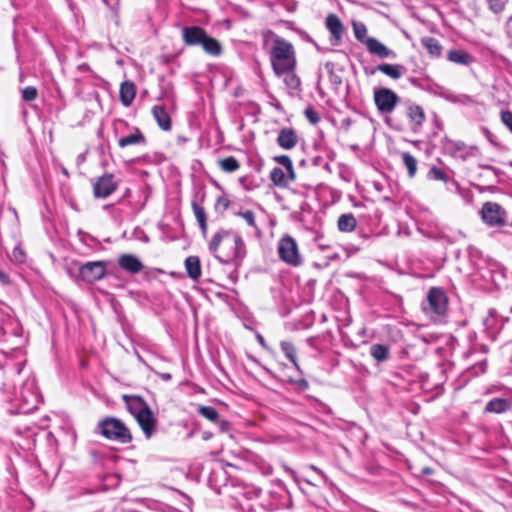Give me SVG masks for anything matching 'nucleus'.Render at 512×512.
<instances>
[{"mask_svg":"<svg viewBox=\"0 0 512 512\" xmlns=\"http://www.w3.org/2000/svg\"><path fill=\"white\" fill-rule=\"evenodd\" d=\"M159 376L164 380V381H169L171 379V375L169 373H160Z\"/></svg>","mask_w":512,"mask_h":512,"instance_id":"47","label":"nucleus"},{"mask_svg":"<svg viewBox=\"0 0 512 512\" xmlns=\"http://www.w3.org/2000/svg\"><path fill=\"white\" fill-rule=\"evenodd\" d=\"M281 349L284 352L285 356L296 366L298 367L296 361V350L292 343L283 341L281 343Z\"/></svg>","mask_w":512,"mask_h":512,"instance_id":"36","label":"nucleus"},{"mask_svg":"<svg viewBox=\"0 0 512 512\" xmlns=\"http://www.w3.org/2000/svg\"><path fill=\"white\" fill-rule=\"evenodd\" d=\"M502 122L509 128L512 132V112L511 111H503L501 113Z\"/></svg>","mask_w":512,"mask_h":512,"instance_id":"42","label":"nucleus"},{"mask_svg":"<svg viewBox=\"0 0 512 512\" xmlns=\"http://www.w3.org/2000/svg\"><path fill=\"white\" fill-rule=\"evenodd\" d=\"M277 77L283 79L287 88L291 90H296L300 86V80L295 74V68H289L287 71L283 72H274Z\"/></svg>","mask_w":512,"mask_h":512,"instance_id":"22","label":"nucleus"},{"mask_svg":"<svg viewBox=\"0 0 512 512\" xmlns=\"http://www.w3.org/2000/svg\"><path fill=\"white\" fill-rule=\"evenodd\" d=\"M209 250L224 264L238 265L246 254L241 236L235 232L220 230L209 242Z\"/></svg>","mask_w":512,"mask_h":512,"instance_id":"1","label":"nucleus"},{"mask_svg":"<svg viewBox=\"0 0 512 512\" xmlns=\"http://www.w3.org/2000/svg\"><path fill=\"white\" fill-rule=\"evenodd\" d=\"M376 70L381 71L383 74L394 80L400 79L406 71L402 65L387 63L378 65Z\"/></svg>","mask_w":512,"mask_h":512,"instance_id":"20","label":"nucleus"},{"mask_svg":"<svg viewBox=\"0 0 512 512\" xmlns=\"http://www.w3.org/2000/svg\"><path fill=\"white\" fill-rule=\"evenodd\" d=\"M198 413L211 422L217 423L219 421L217 410L211 406H199Z\"/></svg>","mask_w":512,"mask_h":512,"instance_id":"33","label":"nucleus"},{"mask_svg":"<svg viewBox=\"0 0 512 512\" xmlns=\"http://www.w3.org/2000/svg\"><path fill=\"white\" fill-rule=\"evenodd\" d=\"M511 312H512V306H511Z\"/></svg>","mask_w":512,"mask_h":512,"instance_id":"55","label":"nucleus"},{"mask_svg":"<svg viewBox=\"0 0 512 512\" xmlns=\"http://www.w3.org/2000/svg\"><path fill=\"white\" fill-rule=\"evenodd\" d=\"M97 430L105 438L122 444H127L132 440V435L125 424L114 417H107L100 421Z\"/></svg>","mask_w":512,"mask_h":512,"instance_id":"3","label":"nucleus"},{"mask_svg":"<svg viewBox=\"0 0 512 512\" xmlns=\"http://www.w3.org/2000/svg\"><path fill=\"white\" fill-rule=\"evenodd\" d=\"M152 114L161 129H163L165 131H168L171 129L170 116L167 113L164 105H155L152 108Z\"/></svg>","mask_w":512,"mask_h":512,"instance_id":"17","label":"nucleus"},{"mask_svg":"<svg viewBox=\"0 0 512 512\" xmlns=\"http://www.w3.org/2000/svg\"><path fill=\"white\" fill-rule=\"evenodd\" d=\"M136 95V87L134 83L125 81L120 86V100L126 107L130 106Z\"/></svg>","mask_w":512,"mask_h":512,"instance_id":"19","label":"nucleus"},{"mask_svg":"<svg viewBox=\"0 0 512 512\" xmlns=\"http://www.w3.org/2000/svg\"><path fill=\"white\" fill-rule=\"evenodd\" d=\"M356 219L352 214H343L338 218V229L342 232H352L356 227Z\"/></svg>","mask_w":512,"mask_h":512,"instance_id":"25","label":"nucleus"},{"mask_svg":"<svg viewBox=\"0 0 512 512\" xmlns=\"http://www.w3.org/2000/svg\"><path fill=\"white\" fill-rule=\"evenodd\" d=\"M117 188V183L114 181L112 174H105L96 179L93 183L94 196L97 198H107Z\"/></svg>","mask_w":512,"mask_h":512,"instance_id":"8","label":"nucleus"},{"mask_svg":"<svg viewBox=\"0 0 512 512\" xmlns=\"http://www.w3.org/2000/svg\"><path fill=\"white\" fill-rule=\"evenodd\" d=\"M305 115H306L307 119H308L312 124H316V123H318V121H319V116H318L317 112H315L313 109H306V110H305Z\"/></svg>","mask_w":512,"mask_h":512,"instance_id":"43","label":"nucleus"},{"mask_svg":"<svg viewBox=\"0 0 512 512\" xmlns=\"http://www.w3.org/2000/svg\"><path fill=\"white\" fill-rule=\"evenodd\" d=\"M353 31L356 39L366 45V40L370 37H367V28L363 23L354 22L353 23Z\"/></svg>","mask_w":512,"mask_h":512,"instance_id":"35","label":"nucleus"},{"mask_svg":"<svg viewBox=\"0 0 512 512\" xmlns=\"http://www.w3.org/2000/svg\"><path fill=\"white\" fill-rule=\"evenodd\" d=\"M428 177L433 180H444L446 181L445 173L437 167H432L428 172Z\"/></svg>","mask_w":512,"mask_h":512,"instance_id":"41","label":"nucleus"},{"mask_svg":"<svg viewBox=\"0 0 512 512\" xmlns=\"http://www.w3.org/2000/svg\"><path fill=\"white\" fill-rule=\"evenodd\" d=\"M402 161L407 168L408 175L410 178L414 177L417 171V160L408 152L402 153Z\"/></svg>","mask_w":512,"mask_h":512,"instance_id":"30","label":"nucleus"},{"mask_svg":"<svg viewBox=\"0 0 512 512\" xmlns=\"http://www.w3.org/2000/svg\"><path fill=\"white\" fill-rule=\"evenodd\" d=\"M141 427L146 438H151L155 432L156 418L150 408L144 410L140 415L135 418Z\"/></svg>","mask_w":512,"mask_h":512,"instance_id":"12","label":"nucleus"},{"mask_svg":"<svg viewBox=\"0 0 512 512\" xmlns=\"http://www.w3.org/2000/svg\"><path fill=\"white\" fill-rule=\"evenodd\" d=\"M511 408V402L505 398H494L490 400L485 407L486 412L503 413Z\"/></svg>","mask_w":512,"mask_h":512,"instance_id":"21","label":"nucleus"},{"mask_svg":"<svg viewBox=\"0 0 512 512\" xmlns=\"http://www.w3.org/2000/svg\"><path fill=\"white\" fill-rule=\"evenodd\" d=\"M366 48L369 53L378 56L379 58L395 59L397 54L395 51L386 47L378 39L372 37L366 40Z\"/></svg>","mask_w":512,"mask_h":512,"instance_id":"11","label":"nucleus"},{"mask_svg":"<svg viewBox=\"0 0 512 512\" xmlns=\"http://www.w3.org/2000/svg\"><path fill=\"white\" fill-rule=\"evenodd\" d=\"M185 267L189 277L193 280H197L201 276V265L197 256H189L185 260Z\"/></svg>","mask_w":512,"mask_h":512,"instance_id":"24","label":"nucleus"},{"mask_svg":"<svg viewBox=\"0 0 512 512\" xmlns=\"http://www.w3.org/2000/svg\"><path fill=\"white\" fill-rule=\"evenodd\" d=\"M224 202H222V205H224V207L226 208L228 206V201L227 200H223Z\"/></svg>","mask_w":512,"mask_h":512,"instance_id":"52","label":"nucleus"},{"mask_svg":"<svg viewBox=\"0 0 512 512\" xmlns=\"http://www.w3.org/2000/svg\"><path fill=\"white\" fill-rule=\"evenodd\" d=\"M107 263L105 261H91L83 264L79 269L81 279L87 283H94L106 275Z\"/></svg>","mask_w":512,"mask_h":512,"instance_id":"5","label":"nucleus"},{"mask_svg":"<svg viewBox=\"0 0 512 512\" xmlns=\"http://www.w3.org/2000/svg\"><path fill=\"white\" fill-rule=\"evenodd\" d=\"M298 138L293 129L284 128L282 129L277 137L278 145L286 150H290L296 146Z\"/></svg>","mask_w":512,"mask_h":512,"instance_id":"16","label":"nucleus"},{"mask_svg":"<svg viewBox=\"0 0 512 512\" xmlns=\"http://www.w3.org/2000/svg\"><path fill=\"white\" fill-rule=\"evenodd\" d=\"M429 310L435 314L441 315L445 312L447 299L445 294L438 288L430 289L427 296Z\"/></svg>","mask_w":512,"mask_h":512,"instance_id":"9","label":"nucleus"},{"mask_svg":"<svg viewBox=\"0 0 512 512\" xmlns=\"http://www.w3.org/2000/svg\"><path fill=\"white\" fill-rule=\"evenodd\" d=\"M201 46L204 49V51L210 55L218 56L221 53L220 43L216 39L208 35H206Z\"/></svg>","mask_w":512,"mask_h":512,"instance_id":"27","label":"nucleus"},{"mask_svg":"<svg viewBox=\"0 0 512 512\" xmlns=\"http://www.w3.org/2000/svg\"><path fill=\"white\" fill-rule=\"evenodd\" d=\"M326 27L331 33L332 44L338 45L344 32V27L340 19L334 14L328 15L326 18Z\"/></svg>","mask_w":512,"mask_h":512,"instance_id":"13","label":"nucleus"},{"mask_svg":"<svg viewBox=\"0 0 512 512\" xmlns=\"http://www.w3.org/2000/svg\"><path fill=\"white\" fill-rule=\"evenodd\" d=\"M309 468L311 470H313L314 472H316L318 475H320L324 480H326V475L324 474V472L319 469L318 467L314 466V465H310Z\"/></svg>","mask_w":512,"mask_h":512,"instance_id":"45","label":"nucleus"},{"mask_svg":"<svg viewBox=\"0 0 512 512\" xmlns=\"http://www.w3.org/2000/svg\"><path fill=\"white\" fill-rule=\"evenodd\" d=\"M305 482L309 485H313V486H316L317 484L314 483L313 481L309 480V479H305Z\"/></svg>","mask_w":512,"mask_h":512,"instance_id":"49","label":"nucleus"},{"mask_svg":"<svg viewBox=\"0 0 512 512\" xmlns=\"http://www.w3.org/2000/svg\"><path fill=\"white\" fill-rule=\"evenodd\" d=\"M374 101L380 112L390 113L398 102V96L388 88H380L374 92Z\"/></svg>","mask_w":512,"mask_h":512,"instance_id":"6","label":"nucleus"},{"mask_svg":"<svg viewBox=\"0 0 512 512\" xmlns=\"http://www.w3.org/2000/svg\"><path fill=\"white\" fill-rule=\"evenodd\" d=\"M103 1H104V3H108L109 0H103Z\"/></svg>","mask_w":512,"mask_h":512,"instance_id":"53","label":"nucleus"},{"mask_svg":"<svg viewBox=\"0 0 512 512\" xmlns=\"http://www.w3.org/2000/svg\"><path fill=\"white\" fill-rule=\"evenodd\" d=\"M0 282L2 284H8L9 283V277L0 270Z\"/></svg>","mask_w":512,"mask_h":512,"instance_id":"46","label":"nucleus"},{"mask_svg":"<svg viewBox=\"0 0 512 512\" xmlns=\"http://www.w3.org/2000/svg\"><path fill=\"white\" fill-rule=\"evenodd\" d=\"M274 161H276L280 165H283L285 167L286 171L288 173H290L291 175H293V169H294L293 164H292L291 159L288 156H286V155L275 156Z\"/></svg>","mask_w":512,"mask_h":512,"instance_id":"38","label":"nucleus"},{"mask_svg":"<svg viewBox=\"0 0 512 512\" xmlns=\"http://www.w3.org/2000/svg\"><path fill=\"white\" fill-rule=\"evenodd\" d=\"M432 472H433V470L430 467H424L422 469V473L425 474V475L432 474Z\"/></svg>","mask_w":512,"mask_h":512,"instance_id":"48","label":"nucleus"},{"mask_svg":"<svg viewBox=\"0 0 512 512\" xmlns=\"http://www.w3.org/2000/svg\"><path fill=\"white\" fill-rule=\"evenodd\" d=\"M238 215L244 219L247 225L254 228L256 227L255 214L252 211L246 210L244 212H239Z\"/></svg>","mask_w":512,"mask_h":512,"instance_id":"40","label":"nucleus"},{"mask_svg":"<svg viewBox=\"0 0 512 512\" xmlns=\"http://www.w3.org/2000/svg\"><path fill=\"white\" fill-rule=\"evenodd\" d=\"M118 265L125 271L136 274L143 269L142 262L132 254H122L118 258Z\"/></svg>","mask_w":512,"mask_h":512,"instance_id":"14","label":"nucleus"},{"mask_svg":"<svg viewBox=\"0 0 512 512\" xmlns=\"http://www.w3.org/2000/svg\"><path fill=\"white\" fill-rule=\"evenodd\" d=\"M447 57L449 61L461 65H468L471 61V56L462 50H450Z\"/></svg>","mask_w":512,"mask_h":512,"instance_id":"28","label":"nucleus"},{"mask_svg":"<svg viewBox=\"0 0 512 512\" xmlns=\"http://www.w3.org/2000/svg\"><path fill=\"white\" fill-rule=\"evenodd\" d=\"M145 137L139 129H135L133 133L127 136H123L118 140V145L121 148H125L130 145L144 144Z\"/></svg>","mask_w":512,"mask_h":512,"instance_id":"23","label":"nucleus"},{"mask_svg":"<svg viewBox=\"0 0 512 512\" xmlns=\"http://www.w3.org/2000/svg\"><path fill=\"white\" fill-rule=\"evenodd\" d=\"M370 354L377 361H385L389 355V349L381 344H374L370 348Z\"/></svg>","mask_w":512,"mask_h":512,"instance_id":"31","label":"nucleus"},{"mask_svg":"<svg viewBox=\"0 0 512 512\" xmlns=\"http://www.w3.org/2000/svg\"><path fill=\"white\" fill-rule=\"evenodd\" d=\"M192 208L195 215V218L202 230V233L205 235L207 232V217L206 212L203 207L198 205L195 201L192 202Z\"/></svg>","mask_w":512,"mask_h":512,"instance_id":"29","label":"nucleus"},{"mask_svg":"<svg viewBox=\"0 0 512 512\" xmlns=\"http://www.w3.org/2000/svg\"><path fill=\"white\" fill-rule=\"evenodd\" d=\"M295 178V173L293 172V175L285 172L282 168L275 167L272 169L270 173V180L275 186L285 188L289 185L290 182H292Z\"/></svg>","mask_w":512,"mask_h":512,"instance_id":"15","label":"nucleus"},{"mask_svg":"<svg viewBox=\"0 0 512 512\" xmlns=\"http://www.w3.org/2000/svg\"><path fill=\"white\" fill-rule=\"evenodd\" d=\"M128 411L136 418L149 406L138 396H125L124 397Z\"/></svg>","mask_w":512,"mask_h":512,"instance_id":"18","label":"nucleus"},{"mask_svg":"<svg viewBox=\"0 0 512 512\" xmlns=\"http://www.w3.org/2000/svg\"><path fill=\"white\" fill-rule=\"evenodd\" d=\"M38 91L33 86H28L22 90V98L25 101H33L37 98Z\"/></svg>","mask_w":512,"mask_h":512,"instance_id":"39","label":"nucleus"},{"mask_svg":"<svg viewBox=\"0 0 512 512\" xmlns=\"http://www.w3.org/2000/svg\"><path fill=\"white\" fill-rule=\"evenodd\" d=\"M224 202H222V205H224V207L226 208L228 206V201L227 200H223Z\"/></svg>","mask_w":512,"mask_h":512,"instance_id":"51","label":"nucleus"},{"mask_svg":"<svg viewBox=\"0 0 512 512\" xmlns=\"http://www.w3.org/2000/svg\"><path fill=\"white\" fill-rule=\"evenodd\" d=\"M263 45L268 51L274 72L296 68V55L293 45L273 31L263 33Z\"/></svg>","mask_w":512,"mask_h":512,"instance_id":"2","label":"nucleus"},{"mask_svg":"<svg viewBox=\"0 0 512 512\" xmlns=\"http://www.w3.org/2000/svg\"><path fill=\"white\" fill-rule=\"evenodd\" d=\"M258 340H259V342H260V344H261V345H263V344H264V340H263L262 336H260V335H259V336H258Z\"/></svg>","mask_w":512,"mask_h":512,"instance_id":"50","label":"nucleus"},{"mask_svg":"<svg viewBox=\"0 0 512 512\" xmlns=\"http://www.w3.org/2000/svg\"><path fill=\"white\" fill-rule=\"evenodd\" d=\"M13 256L15 257L16 260H18L20 262L23 261L24 255H23L22 251L19 248H15L13 250Z\"/></svg>","mask_w":512,"mask_h":512,"instance_id":"44","label":"nucleus"},{"mask_svg":"<svg viewBox=\"0 0 512 512\" xmlns=\"http://www.w3.org/2000/svg\"><path fill=\"white\" fill-rule=\"evenodd\" d=\"M482 219L490 226L502 225L504 223V211L497 203L487 202L481 210Z\"/></svg>","mask_w":512,"mask_h":512,"instance_id":"7","label":"nucleus"},{"mask_svg":"<svg viewBox=\"0 0 512 512\" xmlns=\"http://www.w3.org/2000/svg\"><path fill=\"white\" fill-rule=\"evenodd\" d=\"M422 45L428 50L433 57H439L442 52V46L439 41L432 37H424L421 40Z\"/></svg>","mask_w":512,"mask_h":512,"instance_id":"26","label":"nucleus"},{"mask_svg":"<svg viewBox=\"0 0 512 512\" xmlns=\"http://www.w3.org/2000/svg\"><path fill=\"white\" fill-rule=\"evenodd\" d=\"M409 119L416 125H421L425 119L424 112L420 106H410L408 109Z\"/></svg>","mask_w":512,"mask_h":512,"instance_id":"32","label":"nucleus"},{"mask_svg":"<svg viewBox=\"0 0 512 512\" xmlns=\"http://www.w3.org/2000/svg\"><path fill=\"white\" fill-rule=\"evenodd\" d=\"M279 258L287 265L298 267L302 264V257L297 242L289 235L282 237L277 245Z\"/></svg>","mask_w":512,"mask_h":512,"instance_id":"4","label":"nucleus"},{"mask_svg":"<svg viewBox=\"0 0 512 512\" xmlns=\"http://www.w3.org/2000/svg\"><path fill=\"white\" fill-rule=\"evenodd\" d=\"M207 33L198 26L184 27L182 29V39L188 46L201 45Z\"/></svg>","mask_w":512,"mask_h":512,"instance_id":"10","label":"nucleus"},{"mask_svg":"<svg viewBox=\"0 0 512 512\" xmlns=\"http://www.w3.org/2000/svg\"><path fill=\"white\" fill-rule=\"evenodd\" d=\"M487 3H488V6H489V9L493 12V13H501L507 3H508V0H486Z\"/></svg>","mask_w":512,"mask_h":512,"instance_id":"37","label":"nucleus"},{"mask_svg":"<svg viewBox=\"0 0 512 512\" xmlns=\"http://www.w3.org/2000/svg\"><path fill=\"white\" fill-rule=\"evenodd\" d=\"M510 20H512V16L510 17Z\"/></svg>","mask_w":512,"mask_h":512,"instance_id":"54","label":"nucleus"},{"mask_svg":"<svg viewBox=\"0 0 512 512\" xmlns=\"http://www.w3.org/2000/svg\"><path fill=\"white\" fill-rule=\"evenodd\" d=\"M220 168L228 173L239 169L240 164L234 157H227L219 161Z\"/></svg>","mask_w":512,"mask_h":512,"instance_id":"34","label":"nucleus"}]
</instances>
